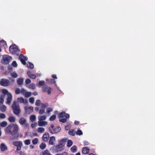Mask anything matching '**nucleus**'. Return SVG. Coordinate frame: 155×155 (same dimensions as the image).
<instances>
[{"label":"nucleus","mask_w":155,"mask_h":155,"mask_svg":"<svg viewBox=\"0 0 155 155\" xmlns=\"http://www.w3.org/2000/svg\"><path fill=\"white\" fill-rule=\"evenodd\" d=\"M11 58V57L7 55H4L2 57V63L4 64H8L10 62Z\"/></svg>","instance_id":"nucleus-6"},{"label":"nucleus","mask_w":155,"mask_h":155,"mask_svg":"<svg viewBox=\"0 0 155 155\" xmlns=\"http://www.w3.org/2000/svg\"><path fill=\"white\" fill-rule=\"evenodd\" d=\"M56 155H68V153L66 152H64L61 154H57Z\"/></svg>","instance_id":"nucleus-56"},{"label":"nucleus","mask_w":155,"mask_h":155,"mask_svg":"<svg viewBox=\"0 0 155 155\" xmlns=\"http://www.w3.org/2000/svg\"><path fill=\"white\" fill-rule=\"evenodd\" d=\"M29 101L31 104H33L34 102V98L33 97H30L29 99Z\"/></svg>","instance_id":"nucleus-45"},{"label":"nucleus","mask_w":155,"mask_h":155,"mask_svg":"<svg viewBox=\"0 0 155 155\" xmlns=\"http://www.w3.org/2000/svg\"><path fill=\"white\" fill-rule=\"evenodd\" d=\"M49 137V134L48 133H45L42 137V139L44 141H47L48 140Z\"/></svg>","instance_id":"nucleus-12"},{"label":"nucleus","mask_w":155,"mask_h":155,"mask_svg":"<svg viewBox=\"0 0 155 155\" xmlns=\"http://www.w3.org/2000/svg\"><path fill=\"white\" fill-rule=\"evenodd\" d=\"M73 144V142L71 140H68V141L67 146L68 147H71Z\"/></svg>","instance_id":"nucleus-32"},{"label":"nucleus","mask_w":155,"mask_h":155,"mask_svg":"<svg viewBox=\"0 0 155 155\" xmlns=\"http://www.w3.org/2000/svg\"><path fill=\"white\" fill-rule=\"evenodd\" d=\"M21 93L22 94H24L26 92H25V90L23 88L22 89L21 91Z\"/></svg>","instance_id":"nucleus-61"},{"label":"nucleus","mask_w":155,"mask_h":155,"mask_svg":"<svg viewBox=\"0 0 155 155\" xmlns=\"http://www.w3.org/2000/svg\"><path fill=\"white\" fill-rule=\"evenodd\" d=\"M40 149L42 150H44L45 148L46 147V145L45 143H42L39 146Z\"/></svg>","instance_id":"nucleus-23"},{"label":"nucleus","mask_w":155,"mask_h":155,"mask_svg":"<svg viewBox=\"0 0 155 155\" xmlns=\"http://www.w3.org/2000/svg\"><path fill=\"white\" fill-rule=\"evenodd\" d=\"M50 82L51 84H55L56 82L54 79H51L50 80Z\"/></svg>","instance_id":"nucleus-60"},{"label":"nucleus","mask_w":155,"mask_h":155,"mask_svg":"<svg viewBox=\"0 0 155 155\" xmlns=\"http://www.w3.org/2000/svg\"><path fill=\"white\" fill-rule=\"evenodd\" d=\"M41 105L43 108H45L47 107L48 106V104L47 103H46L45 104H42Z\"/></svg>","instance_id":"nucleus-44"},{"label":"nucleus","mask_w":155,"mask_h":155,"mask_svg":"<svg viewBox=\"0 0 155 155\" xmlns=\"http://www.w3.org/2000/svg\"><path fill=\"white\" fill-rule=\"evenodd\" d=\"M7 125V123L5 121H3L1 123L0 126L2 127H5Z\"/></svg>","instance_id":"nucleus-29"},{"label":"nucleus","mask_w":155,"mask_h":155,"mask_svg":"<svg viewBox=\"0 0 155 155\" xmlns=\"http://www.w3.org/2000/svg\"><path fill=\"white\" fill-rule=\"evenodd\" d=\"M12 107L14 113L17 115H18L21 112L19 104L15 101H14L12 105Z\"/></svg>","instance_id":"nucleus-2"},{"label":"nucleus","mask_w":155,"mask_h":155,"mask_svg":"<svg viewBox=\"0 0 155 155\" xmlns=\"http://www.w3.org/2000/svg\"><path fill=\"white\" fill-rule=\"evenodd\" d=\"M37 124L36 123L32 124L31 125V127L32 128H34L37 126Z\"/></svg>","instance_id":"nucleus-57"},{"label":"nucleus","mask_w":155,"mask_h":155,"mask_svg":"<svg viewBox=\"0 0 155 155\" xmlns=\"http://www.w3.org/2000/svg\"><path fill=\"white\" fill-rule=\"evenodd\" d=\"M55 137L54 136H52L50 138L49 144L50 145H54V142L55 141Z\"/></svg>","instance_id":"nucleus-15"},{"label":"nucleus","mask_w":155,"mask_h":155,"mask_svg":"<svg viewBox=\"0 0 155 155\" xmlns=\"http://www.w3.org/2000/svg\"><path fill=\"white\" fill-rule=\"evenodd\" d=\"M28 64L27 65L28 67L29 68H30L31 69H33L34 68V66L33 64L30 62H28Z\"/></svg>","instance_id":"nucleus-26"},{"label":"nucleus","mask_w":155,"mask_h":155,"mask_svg":"<svg viewBox=\"0 0 155 155\" xmlns=\"http://www.w3.org/2000/svg\"><path fill=\"white\" fill-rule=\"evenodd\" d=\"M13 144L17 147L16 151H18L21 150L22 146V143L21 141H15L12 143Z\"/></svg>","instance_id":"nucleus-5"},{"label":"nucleus","mask_w":155,"mask_h":155,"mask_svg":"<svg viewBox=\"0 0 155 155\" xmlns=\"http://www.w3.org/2000/svg\"><path fill=\"white\" fill-rule=\"evenodd\" d=\"M21 91L19 89L17 88L15 91V93L16 94H18L20 93Z\"/></svg>","instance_id":"nucleus-53"},{"label":"nucleus","mask_w":155,"mask_h":155,"mask_svg":"<svg viewBox=\"0 0 155 155\" xmlns=\"http://www.w3.org/2000/svg\"><path fill=\"white\" fill-rule=\"evenodd\" d=\"M71 151L73 153L76 152L77 150L76 146H73L71 148Z\"/></svg>","instance_id":"nucleus-34"},{"label":"nucleus","mask_w":155,"mask_h":155,"mask_svg":"<svg viewBox=\"0 0 155 155\" xmlns=\"http://www.w3.org/2000/svg\"><path fill=\"white\" fill-rule=\"evenodd\" d=\"M66 118H69L70 115L69 114H66L65 113V114L64 115V116Z\"/></svg>","instance_id":"nucleus-58"},{"label":"nucleus","mask_w":155,"mask_h":155,"mask_svg":"<svg viewBox=\"0 0 155 155\" xmlns=\"http://www.w3.org/2000/svg\"><path fill=\"white\" fill-rule=\"evenodd\" d=\"M89 152V148L87 147H84L82 148V153L84 154H88Z\"/></svg>","instance_id":"nucleus-14"},{"label":"nucleus","mask_w":155,"mask_h":155,"mask_svg":"<svg viewBox=\"0 0 155 155\" xmlns=\"http://www.w3.org/2000/svg\"><path fill=\"white\" fill-rule=\"evenodd\" d=\"M17 101L20 103H23L25 104H27L28 103L27 99H24L22 97H18L17 99Z\"/></svg>","instance_id":"nucleus-11"},{"label":"nucleus","mask_w":155,"mask_h":155,"mask_svg":"<svg viewBox=\"0 0 155 155\" xmlns=\"http://www.w3.org/2000/svg\"><path fill=\"white\" fill-rule=\"evenodd\" d=\"M8 120L10 122H14L15 121V118L13 117H10Z\"/></svg>","instance_id":"nucleus-31"},{"label":"nucleus","mask_w":155,"mask_h":155,"mask_svg":"<svg viewBox=\"0 0 155 155\" xmlns=\"http://www.w3.org/2000/svg\"><path fill=\"white\" fill-rule=\"evenodd\" d=\"M46 116L45 115L42 116H39L38 117V118L40 121H43L46 119Z\"/></svg>","instance_id":"nucleus-24"},{"label":"nucleus","mask_w":155,"mask_h":155,"mask_svg":"<svg viewBox=\"0 0 155 155\" xmlns=\"http://www.w3.org/2000/svg\"><path fill=\"white\" fill-rule=\"evenodd\" d=\"M38 141V139L37 138H35L32 140V143L34 145L37 144Z\"/></svg>","instance_id":"nucleus-35"},{"label":"nucleus","mask_w":155,"mask_h":155,"mask_svg":"<svg viewBox=\"0 0 155 155\" xmlns=\"http://www.w3.org/2000/svg\"><path fill=\"white\" fill-rule=\"evenodd\" d=\"M8 98L7 99L6 103L8 104H9L12 99V95L11 93H9L8 94Z\"/></svg>","instance_id":"nucleus-13"},{"label":"nucleus","mask_w":155,"mask_h":155,"mask_svg":"<svg viewBox=\"0 0 155 155\" xmlns=\"http://www.w3.org/2000/svg\"><path fill=\"white\" fill-rule=\"evenodd\" d=\"M6 109V106L5 105H2L0 106V110L2 112L5 111Z\"/></svg>","instance_id":"nucleus-22"},{"label":"nucleus","mask_w":155,"mask_h":155,"mask_svg":"<svg viewBox=\"0 0 155 155\" xmlns=\"http://www.w3.org/2000/svg\"><path fill=\"white\" fill-rule=\"evenodd\" d=\"M51 77L53 78L57 79V76H56V75H55V74L52 75Z\"/></svg>","instance_id":"nucleus-64"},{"label":"nucleus","mask_w":155,"mask_h":155,"mask_svg":"<svg viewBox=\"0 0 155 155\" xmlns=\"http://www.w3.org/2000/svg\"><path fill=\"white\" fill-rule=\"evenodd\" d=\"M5 115L3 113L0 114V118L2 119L5 118Z\"/></svg>","instance_id":"nucleus-50"},{"label":"nucleus","mask_w":155,"mask_h":155,"mask_svg":"<svg viewBox=\"0 0 155 155\" xmlns=\"http://www.w3.org/2000/svg\"><path fill=\"white\" fill-rule=\"evenodd\" d=\"M18 58L23 65H26V63L25 61H27L28 59L27 57H25L22 54H21L19 55Z\"/></svg>","instance_id":"nucleus-8"},{"label":"nucleus","mask_w":155,"mask_h":155,"mask_svg":"<svg viewBox=\"0 0 155 155\" xmlns=\"http://www.w3.org/2000/svg\"><path fill=\"white\" fill-rule=\"evenodd\" d=\"M25 144L26 145H28L30 143V141L29 139H27L25 140L24 141Z\"/></svg>","instance_id":"nucleus-41"},{"label":"nucleus","mask_w":155,"mask_h":155,"mask_svg":"<svg viewBox=\"0 0 155 155\" xmlns=\"http://www.w3.org/2000/svg\"><path fill=\"white\" fill-rule=\"evenodd\" d=\"M23 78H19L17 81V82L19 85H21L23 84Z\"/></svg>","instance_id":"nucleus-21"},{"label":"nucleus","mask_w":155,"mask_h":155,"mask_svg":"<svg viewBox=\"0 0 155 155\" xmlns=\"http://www.w3.org/2000/svg\"><path fill=\"white\" fill-rule=\"evenodd\" d=\"M0 44L1 45H2L4 47V48H6L7 47L6 42L3 40H2L0 41Z\"/></svg>","instance_id":"nucleus-20"},{"label":"nucleus","mask_w":155,"mask_h":155,"mask_svg":"<svg viewBox=\"0 0 155 155\" xmlns=\"http://www.w3.org/2000/svg\"><path fill=\"white\" fill-rule=\"evenodd\" d=\"M10 84V81L8 79L2 78L0 81V84L2 86L7 87Z\"/></svg>","instance_id":"nucleus-7"},{"label":"nucleus","mask_w":155,"mask_h":155,"mask_svg":"<svg viewBox=\"0 0 155 155\" xmlns=\"http://www.w3.org/2000/svg\"><path fill=\"white\" fill-rule=\"evenodd\" d=\"M42 90L43 92H47L50 95L51 94L52 89L50 87L45 86L42 87Z\"/></svg>","instance_id":"nucleus-10"},{"label":"nucleus","mask_w":155,"mask_h":155,"mask_svg":"<svg viewBox=\"0 0 155 155\" xmlns=\"http://www.w3.org/2000/svg\"><path fill=\"white\" fill-rule=\"evenodd\" d=\"M67 121L66 118H63L61 119H59V121L62 123H64L66 122Z\"/></svg>","instance_id":"nucleus-49"},{"label":"nucleus","mask_w":155,"mask_h":155,"mask_svg":"<svg viewBox=\"0 0 155 155\" xmlns=\"http://www.w3.org/2000/svg\"><path fill=\"white\" fill-rule=\"evenodd\" d=\"M3 96L2 95L0 97V105L3 103L4 102V98Z\"/></svg>","instance_id":"nucleus-43"},{"label":"nucleus","mask_w":155,"mask_h":155,"mask_svg":"<svg viewBox=\"0 0 155 155\" xmlns=\"http://www.w3.org/2000/svg\"><path fill=\"white\" fill-rule=\"evenodd\" d=\"M62 148V146L58 144L53 147V149L56 153H58L61 151L63 150Z\"/></svg>","instance_id":"nucleus-9"},{"label":"nucleus","mask_w":155,"mask_h":155,"mask_svg":"<svg viewBox=\"0 0 155 155\" xmlns=\"http://www.w3.org/2000/svg\"><path fill=\"white\" fill-rule=\"evenodd\" d=\"M69 134L72 136H74L75 134V132L73 129H71L70 130L68 131Z\"/></svg>","instance_id":"nucleus-25"},{"label":"nucleus","mask_w":155,"mask_h":155,"mask_svg":"<svg viewBox=\"0 0 155 155\" xmlns=\"http://www.w3.org/2000/svg\"><path fill=\"white\" fill-rule=\"evenodd\" d=\"M35 85L33 84H31L29 85V87L32 89H35Z\"/></svg>","instance_id":"nucleus-48"},{"label":"nucleus","mask_w":155,"mask_h":155,"mask_svg":"<svg viewBox=\"0 0 155 155\" xmlns=\"http://www.w3.org/2000/svg\"><path fill=\"white\" fill-rule=\"evenodd\" d=\"M12 65L14 67H15L17 66V64L16 62L15 61H13L12 63Z\"/></svg>","instance_id":"nucleus-52"},{"label":"nucleus","mask_w":155,"mask_h":155,"mask_svg":"<svg viewBox=\"0 0 155 155\" xmlns=\"http://www.w3.org/2000/svg\"><path fill=\"white\" fill-rule=\"evenodd\" d=\"M25 82L26 84H29L31 83V81L30 80V79H29L28 78H27Z\"/></svg>","instance_id":"nucleus-51"},{"label":"nucleus","mask_w":155,"mask_h":155,"mask_svg":"<svg viewBox=\"0 0 155 155\" xmlns=\"http://www.w3.org/2000/svg\"><path fill=\"white\" fill-rule=\"evenodd\" d=\"M19 128L16 124H9L6 128V132L9 134L14 135L13 137H11L10 139L14 140L15 138H18L19 137V134L18 133Z\"/></svg>","instance_id":"nucleus-1"},{"label":"nucleus","mask_w":155,"mask_h":155,"mask_svg":"<svg viewBox=\"0 0 155 155\" xmlns=\"http://www.w3.org/2000/svg\"><path fill=\"white\" fill-rule=\"evenodd\" d=\"M41 103V101L40 100H36L35 103V105L36 106H39L40 105V104Z\"/></svg>","instance_id":"nucleus-42"},{"label":"nucleus","mask_w":155,"mask_h":155,"mask_svg":"<svg viewBox=\"0 0 155 155\" xmlns=\"http://www.w3.org/2000/svg\"><path fill=\"white\" fill-rule=\"evenodd\" d=\"M84 145H88L89 144V142L86 141H84Z\"/></svg>","instance_id":"nucleus-63"},{"label":"nucleus","mask_w":155,"mask_h":155,"mask_svg":"<svg viewBox=\"0 0 155 155\" xmlns=\"http://www.w3.org/2000/svg\"><path fill=\"white\" fill-rule=\"evenodd\" d=\"M58 114L59 118H63L64 116V115L65 114V112L62 111L61 113H59Z\"/></svg>","instance_id":"nucleus-27"},{"label":"nucleus","mask_w":155,"mask_h":155,"mask_svg":"<svg viewBox=\"0 0 155 155\" xmlns=\"http://www.w3.org/2000/svg\"><path fill=\"white\" fill-rule=\"evenodd\" d=\"M38 124L39 126H42L47 124V122L45 121H38Z\"/></svg>","instance_id":"nucleus-19"},{"label":"nucleus","mask_w":155,"mask_h":155,"mask_svg":"<svg viewBox=\"0 0 155 155\" xmlns=\"http://www.w3.org/2000/svg\"><path fill=\"white\" fill-rule=\"evenodd\" d=\"M76 134L79 135H81L83 134L82 131L79 129H78L76 132Z\"/></svg>","instance_id":"nucleus-38"},{"label":"nucleus","mask_w":155,"mask_h":155,"mask_svg":"<svg viewBox=\"0 0 155 155\" xmlns=\"http://www.w3.org/2000/svg\"><path fill=\"white\" fill-rule=\"evenodd\" d=\"M27 74L29 76V77L32 74H31V71H27Z\"/></svg>","instance_id":"nucleus-62"},{"label":"nucleus","mask_w":155,"mask_h":155,"mask_svg":"<svg viewBox=\"0 0 155 155\" xmlns=\"http://www.w3.org/2000/svg\"><path fill=\"white\" fill-rule=\"evenodd\" d=\"M29 77L33 79H35L36 78V75L35 74H32Z\"/></svg>","instance_id":"nucleus-55"},{"label":"nucleus","mask_w":155,"mask_h":155,"mask_svg":"<svg viewBox=\"0 0 155 155\" xmlns=\"http://www.w3.org/2000/svg\"><path fill=\"white\" fill-rule=\"evenodd\" d=\"M31 94V93L30 92H26L25 93V96L26 97H29Z\"/></svg>","instance_id":"nucleus-39"},{"label":"nucleus","mask_w":155,"mask_h":155,"mask_svg":"<svg viewBox=\"0 0 155 155\" xmlns=\"http://www.w3.org/2000/svg\"><path fill=\"white\" fill-rule=\"evenodd\" d=\"M26 120L23 117H21L20 118L19 122L21 125H24L26 122Z\"/></svg>","instance_id":"nucleus-18"},{"label":"nucleus","mask_w":155,"mask_h":155,"mask_svg":"<svg viewBox=\"0 0 155 155\" xmlns=\"http://www.w3.org/2000/svg\"><path fill=\"white\" fill-rule=\"evenodd\" d=\"M1 150L2 151H5L7 150V146L3 143H2L0 144V146Z\"/></svg>","instance_id":"nucleus-17"},{"label":"nucleus","mask_w":155,"mask_h":155,"mask_svg":"<svg viewBox=\"0 0 155 155\" xmlns=\"http://www.w3.org/2000/svg\"><path fill=\"white\" fill-rule=\"evenodd\" d=\"M42 153L44 155H51L50 153L47 150H45Z\"/></svg>","instance_id":"nucleus-33"},{"label":"nucleus","mask_w":155,"mask_h":155,"mask_svg":"<svg viewBox=\"0 0 155 155\" xmlns=\"http://www.w3.org/2000/svg\"><path fill=\"white\" fill-rule=\"evenodd\" d=\"M70 129V127L68 125L66 126L65 127V129L66 130H68Z\"/></svg>","instance_id":"nucleus-59"},{"label":"nucleus","mask_w":155,"mask_h":155,"mask_svg":"<svg viewBox=\"0 0 155 155\" xmlns=\"http://www.w3.org/2000/svg\"><path fill=\"white\" fill-rule=\"evenodd\" d=\"M67 139L64 138L62 139L59 141V144L63 147L65 145V143L67 142Z\"/></svg>","instance_id":"nucleus-16"},{"label":"nucleus","mask_w":155,"mask_h":155,"mask_svg":"<svg viewBox=\"0 0 155 155\" xmlns=\"http://www.w3.org/2000/svg\"><path fill=\"white\" fill-rule=\"evenodd\" d=\"M36 118V117L34 115H31L30 117V120L31 122H33L34 121H35Z\"/></svg>","instance_id":"nucleus-28"},{"label":"nucleus","mask_w":155,"mask_h":155,"mask_svg":"<svg viewBox=\"0 0 155 155\" xmlns=\"http://www.w3.org/2000/svg\"><path fill=\"white\" fill-rule=\"evenodd\" d=\"M45 82L43 81H40L38 82V85L40 86H43L44 85Z\"/></svg>","instance_id":"nucleus-40"},{"label":"nucleus","mask_w":155,"mask_h":155,"mask_svg":"<svg viewBox=\"0 0 155 155\" xmlns=\"http://www.w3.org/2000/svg\"><path fill=\"white\" fill-rule=\"evenodd\" d=\"M9 50L12 54L17 55L20 52V50L15 45L10 46L9 47Z\"/></svg>","instance_id":"nucleus-3"},{"label":"nucleus","mask_w":155,"mask_h":155,"mask_svg":"<svg viewBox=\"0 0 155 155\" xmlns=\"http://www.w3.org/2000/svg\"><path fill=\"white\" fill-rule=\"evenodd\" d=\"M45 112V110L43 109H41L39 112L40 114H42Z\"/></svg>","instance_id":"nucleus-54"},{"label":"nucleus","mask_w":155,"mask_h":155,"mask_svg":"<svg viewBox=\"0 0 155 155\" xmlns=\"http://www.w3.org/2000/svg\"><path fill=\"white\" fill-rule=\"evenodd\" d=\"M37 131L38 132L43 133L45 131V129L43 127H39Z\"/></svg>","instance_id":"nucleus-30"},{"label":"nucleus","mask_w":155,"mask_h":155,"mask_svg":"<svg viewBox=\"0 0 155 155\" xmlns=\"http://www.w3.org/2000/svg\"><path fill=\"white\" fill-rule=\"evenodd\" d=\"M61 130V128L59 126H57L54 128L53 124H51L49 128V130L51 133L52 134H56L59 132Z\"/></svg>","instance_id":"nucleus-4"},{"label":"nucleus","mask_w":155,"mask_h":155,"mask_svg":"<svg viewBox=\"0 0 155 155\" xmlns=\"http://www.w3.org/2000/svg\"><path fill=\"white\" fill-rule=\"evenodd\" d=\"M11 76L14 78H16L17 77L18 75L16 73L13 72L11 74Z\"/></svg>","instance_id":"nucleus-46"},{"label":"nucleus","mask_w":155,"mask_h":155,"mask_svg":"<svg viewBox=\"0 0 155 155\" xmlns=\"http://www.w3.org/2000/svg\"><path fill=\"white\" fill-rule=\"evenodd\" d=\"M56 118V116L54 114L51 116L50 117L49 120L51 121H53Z\"/></svg>","instance_id":"nucleus-36"},{"label":"nucleus","mask_w":155,"mask_h":155,"mask_svg":"<svg viewBox=\"0 0 155 155\" xmlns=\"http://www.w3.org/2000/svg\"><path fill=\"white\" fill-rule=\"evenodd\" d=\"M47 113L49 114L53 111V109L51 107H49L47 109Z\"/></svg>","instance_id":"nucleus-47"},{"label":"nucleus","mask_w":155,"mask_h":155,"mask_svg":"<svg viewBox=\"0 0 155 155\" xmlns=\"http://www.w3.org/2000/svg\"><path fill=\"white\" fill-rule=\"evenodd\" d=\"M2 91L3 94L5 95L7 94L8 95V94L9 93L7 90L4 89H2Z\"/></svg>","instance_id":"nucleus-37"}]
</instances>
